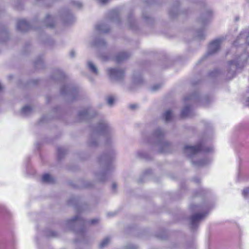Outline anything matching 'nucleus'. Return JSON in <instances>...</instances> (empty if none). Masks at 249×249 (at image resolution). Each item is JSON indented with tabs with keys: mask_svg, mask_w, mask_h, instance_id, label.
Returning <instances> with one entry per match:
<instances>
[{
	"mask_svg": "<svg viewBox=\"0 0 249 249\" xmlns=\"http://www.w3.org/2000/svg\"><path fill=\"white\" fill-rule=\"evenodd\" d=\"M101 138L103 139L106 145H110L113 143L114 130L105 121L100 122L94 128L88 140V145L91 148L96 147Z\"/></svg>",
	"mask_w": 249,
	"mask_h": 249,
	"instance_id": "nucleus-1",
	"label": "nucleus"
},
{
	"mask_svg": "<svg viewBox=\"0 0 249 249\" xmlns=\"http://www.w3.org/2000/svg\"><path fill=\"white\" fill-rule=\"evenodd\" d=\"M116 151L114 148L98 159V162L102 168V171L97 175V178L100 181H104L107 175L114 168V166L111 164V161L115 157Z\"/></svg>",
	"mask_w": 249,
	"mask_h": 249,
	"instance_id": "nucleus-2",
	"label": "nucleus"
},
{
	"mask_svg": "<svg viewBox=\"0 0 249 249\" xmlns=\"http://www.w3.org/2000/svg\"><path fill=\"white\" fill-rule=\"evenodd\" d=\"M248 58V54L244 53L235 61L229 62L227 76L229 79H231L234 76L235 70L237 69L242 68L244 66V63L247 61Z\"/></svg>",
	"mask_w": 249,
	"mask_h": 249,
	"instance_id": "nucleus-3",
	"label": "nucleus"
},
{
	"mask_svg": "<svg viewBox=\"0 0 249 249\" xmlns=\"http://www.w3.org/2000/svg\"><path fill=\"white\" fill-rule=\"evenodd\" d=\"M98 221V219H92L90 220L86 221L81 217L79 214L75 215L72 219L67 221V225L71 230H74V227L79 226L81 227L79 231L77 232H83V227L88 224H95Z\"/></svg>",
	"mask_w": 249,
	"mask_h": 249,
	"instance_id": "nucleus-4",
	"label": "nucleus"
},
{
	"mask_svg": "<svg viewBox=\"0 0 249 249\" xmlns=\"http://www.w3.org/2000/svg\"><path fill=\"white\" fill-rule=\"evenodd\" d=\"M164 132L160 128L155 130L153 135V138L161 152H166L170 146L169 142L164 140Z\"/></svg>",
	"mask_w": 249,
	"mask_h": 249,
	"instance_id": "nucleus-5",
	"label": "nucleus"
},
{
	"mask_svg": "<svg viewBox=\"0 0 249 249\" xmlns=\"http://www.w3.org/2000/svg\"><path fill=\"white\" fill-rule=\"evenodd\" d=\"M212 150L213 148L211 147L202 148L201 144H198L194 146L186 145L184 147L183 151L187 156L191 158L201 151L205 152H209L212 151Z\"/></svg>",
	"mask_w": 249,
	"mask_h": 249,
	"instance_id": "nucleus-6",
	"label": "nucleus"
},
{
	"mask_svg": "<svg viewBox=\"0 0 249 249\" xmlns=\"http://www.w3.org/2000/svg\"><path fill=\"white\" fill-rule=\"evenodd\" d=\"M97 114L96 111L92 107L84 108L78 112V117L80 120H88L92 118Z\"/></svg>",
	"mask_w": 249,
	"mask_h": 249,
	"instance_id": "nucleus-7",
	"label": "nucleus"
},
{
	"mask_svg": "<svg viewBox=\"0 0 249 249\" xmlns=\"http://www.w3.org/2000/svg\"><path fill=\"white\" fill-rule=\"evenodd\" d=\"M60 93L63 95H67L71 99H74L77 95L78 91L75 87L71 85H67L61 89Z\"/></svg>",
	"mask_w": 249,
	"mask_h": 249,
	"instance_id": "nucleus-8",
	"label": "nucleus"
},
{
	"mask_svg": "<svg viewBox=\"0 0 249 249\" xmlns=\"http://www.w3.org/2000/svg\"><path fill=\"white\" fill-rule=\"evenodd\" d=\"M107 71L110 78L114 80H121L124 77V71L118 68H108Z\"/></svg>",
	"mask_w": 249,
	"mask_h": 249,
	"instance_id": "nucleus-9",
	"label": "nucleus"
},
{
	"mask_svg": "<svg viewBox=\"0 0 249 249\" xmlns=\"http://www.w3.org/2000/svg\"><path fill=\"white\" fill-rule=\"evenodd\" d=\"M222 41V39L221 38H217L212 41L209 45L207 54L204 55L202 59H203L207 56L214 54L217 52L220 49V46Z\"/></svg>",
	"mask_w": 249,
	"mask_h": 249,
	"instance_id": "nucleus-10",
	"label": "nucleus"
},
{
	"mask_svg": "<svg viewBox=\"0 0 249 249\" xmlns=\"http://www.w3.org/2000/svg\"><path fill=\"white\" fill-rule=\"evenodd\" d=\"M207 214V213H196L192 215L190 217L192 228L195 229L197 228L200 221L206 216Z\"/></svg>",
	"mask_w": 249,
	"mask_h": 249,
	"instance_id": "nucleus-11",
	"label": "nucleus"
},
{
	"mask_svg": "<svg viewBox=\"0 0 249 249\" xmlns=\"http://www.w3.org/2000/svg\"><path fill=\"white\" fill-rule=\"evenodd\" d=\"M30 27V24L24 19L18 21L17 24V29L22 32L28 31Z\"/></svg>",
	"mask_w": 249,
	"mask_h": 249,
	"instance_id": "nucleus-12",
	"label": "nucleus"
},
{
	"mask_svg": "<svg viewBox=\"0 0 249 249\" xmlns=\"http://www.w3.org/2000/svg\"><path fill=\"white\" fill-rule=\"evenodd\" d=\"M96 29L100 33H107L109 29L104 23L101 22L97 24L95 26Z\"/></svg>",
	"mask_w": 249,
	"mask_h": 249,
	"instance_id": "nucleus-13",
	"label": "nucleus"
},
{
	"mask_svg": "<svg viewBox=\"0 0 249 249\" xmlns=\"http://www.w3.org/2000/svg\"><path fill=\"white\" fill-rule=\"evenodd\" d=\"M130 55L126 52H121L119 53L115 57V60L117 62L119 63L129 57Z\"/></svg>",
	"mask_w": 249,
	"mask_h": 249,
	"instance_id": "nucleus-14",
	"label": "nucleus"
},
{
	"mask_svg": "<svg viewBox=\"0 0 249 249\" xmlns=\"http://www.w3.org/2000/svg\"><path fill=\"white\" fill-rule=\"evenodd\" d=\"M88 68L93 74L98 75L99 71L96 66L91 61H88L87 63Z\"/></svg>",
	"mask_w": 249,
	"mask_h": 249,
	"instance_id": "nucleus-15",
	"label": "nucleus"
},
{
	"mask_svg": "<svg viewBox=\"0 0 249 249\" xmlns=\"http://www.w3.org/2000/svg\"><path fill=\"white\" fill-rule=\"evenodd\" d=\"M106 42L101 38H97L95 40L90 43L91 46H95L97 47H102L106 45Z\"/></svg>",
	"mask_w": 249,
	"mask_h": 249,
	"instance_id": "nucleus-16",
	"label": "nucleus"
},
{
	"mask_svg": "<svg viewBox=\"0 0 249 249\" xmlns=\"http://www.w3.org/2000/svg\"><path fill=\"white\" fill-rule=\"evenodd\" d=\"M54 180V178L49 174H45L42 177V181L43 182L52 183Z\"/></svg>",
	"mask_w": 249,
	"mask_h": 249,
	"instance_id": "nucleus-17",
	"label": "nucleus"
},
{
	"mask_svg": "<svg viewBox=\"0 0 249 249\" xmlns=\"http://www.w3.org/2000/svg\"><path fill=\"white\" fill-rule=\"evenodd\" d=\"M62 20L65 25H70L75 21L74 17H62Z\"/></svg>",
	"mask_w": 249,
	"mask_h": 249,
	"instance_id": "nucleus-18",
	"label": "nucleus"
},
{
	"mask_svg": "<svg viewBox=\"0 0 249 249\" xmlns=\"http://www.w3.org/2000/svg\"><path fill=\"white\" fill-rule=\"evenodd\" d=\"M45 20L47 22L46 26L47 27H49L50 28H53L54 26L55 22H54L53 18V17H46Z\"/></svg>",
	"mask_w": 249,
	"mask_h": 249,
	"instance_id": "nucleus-19",
	"label": "nucleus"
},
{
	"mask_svg": "<svg viewBox=\"0 0 249 249\" xmlns=\"http://www.w3.org/2000/svg\"><path fill=\"white\" fill-rule=\"evenodd\" d=\"M7 36V31L5 28L0 27V41H5V38Z\"/></svg>",
	"mask_w": 249,
	"mask_h": 249,
	"instance_id": "nucleus-20",
	"label": "nucleus"
},
{
	"mask_svg": "<svg viewBox=\"0 0 249 249\" xmlns=\"http://www.w3.org/2000/svg\"><path fill=\"white\" fill-rule=\"evenodd\" d=\"M193 164L196 166H202L206 165L209 161L206 160H201L198 161H192Z\"/></svg>",
	"mask_w": 249,
	"mask_h": 249,
	"instance_id": "nucleus-21",
	"label": "nucleus"
},
{
	"mask_svg": "<svg viewBox=\"0 0 249 249\" xmlns=\"http://www.w3.org/2000/svg\"><path fill=\"white\" fill-rule=\"evenodd\" d=\"M32 108L29 106H26L24 107L21 110V113L23 115H28L32 111Z\"/></svg>",
	"mask_w": 249,
	"mask_h": 249,
	"instance_id": "nucleus-22",
	"label": "nucleus"
},
{
	"mask_svg": "<svg viewBox=\"0 0 249 249\" xmlns=\"http://www.w3.org/2000/svg\"><path fill=\"white\" fill-rule=\"evenodd\" d=\"M133 81L136 84H140L142 81V78L139 73H135L133 76Z\"/></svg>",
	"mask_w": 249,
	"mask_h": 249,
	"instance_id": "nucleus-23",
	"label": "nucleus"
},
{
	"mask_svg": "<svg viewBox=\"0 0 249 249\" xmlns=\"http://www.w3.org/2000/svg\"><path fill=\"white\" fill-rule=\"evenodd\" d=\"M110 241V238L109 237H107L105 238L102 242L100 243L99 245V247L101 249L107 247Z\"/></svg>",
	"mask_w": 249,
	"mask_h": 249,
	"instance_id": "nucleus-24",
	"label": "nucleus"
},
{
	"mask_svg": "<svg viewBox=\"0 0 249 249\" xmlns=\"http://www.w3.org/2000/svg\"><path fill=\"white\" fill-rule=\"evenodd\" d=\"M172 115V111L170 110H167L163 114V117L166 122L170 120Z\"/></svg>",
	"mask_w": 249,
	"mask_h": 249,
	"instance_id": "nucleus-25",
	"label": "nucleus"
},
{
	"mask_svg": "<svg viewBox=\"0 0 249 249\" xmlns=\"http://www.w3.org/2000/svg\"><path fill=\"white\" fill-rule=\"evenodd\" d=\"M190 108L188 106H185L182 110L181 115L182 117H185L188 116L190 112Z\"/></svg>",
	"mask_w": 249,
	"mask_h": 249,
	"instance_id": "nucleus-26",
	"label": "nucleus"
},
{
	"mask_svg": "<svg viewBox=\"0 0 249 249\" xmlns=\"http://www.w3.org/2000/svg\"><path fill=\"white\" fill-rule=\"evenodd\" d=\"M199 21L201 22L202 25H206L209 22V20L208 18V17H200L199 19Z\"/></svg>",
	"mask_w": 249,
	"mask_h": 249,
	"instance_id": "nucleus-27",
	"label": "nucleus"
},
{
	"mask_svg": "<svg viewBox=\"0 0 249 249\" xmlns=\"http://www.w3.org/2000/svg\"><path fill=\"white\" fill-rule=\"evenodd\" d=\"M58 156L59 158H61L65 154V152L62 147H59L57 149Z\"/></svg>",
	"mask_w": 249,
	"mask_h": 249,
	"instance_id": "nucleus-28",
	"label": "nucleus"
},
{
	"mask_svg": "<svg viewBox=\"0 0 249 249\" xmlns=\"http://www.w3.org/2000/svg\"><path fill=\"white\" fill-rule=\"evenodd\" d=\"M242 195L246 198H249V187L244 189L242 192Z\"/></svg>",
	"mask_w": 249,
	"mask_h": 249,
	"instance_id": "nucleus-29",
	"label": "nucleus"
},
{
	"mask_svg": "<svg viewBox=\"0 0 249 249\" xmlns=\"http://www.w3.org/2000/svg\"><path fill=\"white\" fill-rule=\"evenodd\" d=\"M114 102V99L113 97L110 96L107 99V103L108 106L111 107Z\"/></svg>",
	"mask_w": 249,
	"mask_h": 249,
	"instance_id": "nucleus-30",
	"label": "nucleus"
},
{
	"mask_svg": "<svg viewBox=\"0 0 249 249\" xmlns=\"http://www.w3.org/2000/svg\"><path fill=\"white\" fill-rule=\"evenodd\" d=\"M191 209L193 211H200V210L203 209L201 206H200L199 205H191Z\"/></svg>",
	"mask_w": 249,
	"mask_h": 249,
	"instance_id": "nucleus-31",
	"label": "nucleus"
},
{
	"mask_svg": "<svg viewBox=\"0 0 249 249\" xmlns=\"http://www.w3.org/2000/svg\"><path fill=\"white\" fill-rule=\"evenodd\" d=\"M161 85L160 84H156L152 86L151 90L153 91H155L160 89Z\"/></svg>",
	"mask_w": 249,
	"mask_h": 249,
	"instance_id": "nucleus-32",
	"label": "nucleus"
},
{
	"mask_svg": "<svg viewBox=\"0 0 249 249\" xmlns=\"http://www.w3.org/2000/svg\"><path fill=\"white\" fill-rule=\"evenodd\" d=\"M205 34L203 32H198L197 34V37L199 39H202L204 38L205 36Z\"/></svg>",
	"mask_w": 249,
	"mask_h": 249,
	"instance_id": "nucleus-33",
	"label": "nucleus"
},
{
	"mask_svg": "<svg viewBox=\"0 0 249 249\" xmlns=\"http://www.w3.org/2000/svg\"><path fill=\"white\" fill-rule=\"evenodd\" d=\"M137 247L136 245L130 244L127 246L125 249H137Z\"/></svg>",
	"mask_w": 249,
	"mask_h": 249,
	"instance_id": "nucleus-34",
	"label": "nucleus"
},
{
	"mask_svg": "<svg viewBox=\"0 0 249 249\" xmlns=\"http://www.w3.org/2000/svg\"><path fill=\"white\" fill-rule=\"evenodd\" d=\"M73 4H74V5H76V6H77V7H80V6H81V3H80V2H77V1H74V2H73Z\"/></svg>",
	"mask_w": 249,
	"mask_h": 249,
	"instance_id": "nucleus-35",
	"label": "nucleus"
},
{
	"mask_svg": "<svg viewBox=\"0 0 249 249\" xmlns=\"http://www.w3.org/2000/svg\"><path fill=\"white\" fill-rule=\"evenodd\" d=\"M137 107V105L133 104L129 106V108L132 109H134Z\"/></svg>",
	"mask_w": 249,
	"mask_h": 249,
	"instance_id": "nucleus-36",
	"label": "nucleus"
},
{
	"mask_svg": "<svg viewBox=\"0 0 249 249\" xmlns=\"http://www.w3.org/2000/svg\"><path fill=\"white\" fill-rule=\"evenodd\" d=\"M75 53L73 51H71L70 53V55H71V57H73L75 56Z\"/></svg>",
	"mask_w": 249,
	"mask_h": 249,
	"instance_id": "nucleus-37",
	"label": "nucleus"
},
{
	"mask_svg": "<svg viewBox=\"0 0 249 249\" xmlns=\"http://www.w3.org/2000/svg\"><path fill=\"white\" fill-rule=\"evenodd\" d=\"M108 0H99L100 2L102 3H106Z\"/></svg>",
	"mask_w": 249,
	"mask_h": 249,
	"instance_id": "nucleus-38",
	"label": "nucleus"
},
{
	"mask_svg": "<svg viewBox=\"0 0 249 249\" xmlns=\"http://www.w3.org/2000/svg\"><path fill=\"white\" fill-rule=\"evenodd\" d=\"M192 99V96L186 97L185 98V100H191Z\"/></svg>",
	"mask_w": 249,
	"mask_h": 249,
	"instance_id": "nucleus-39",
	"label": "nucleus"
},
{
	"mask_svg": "<svg viewBox=\"0 0 249 249\" xmlns=\"http://www.w3.org/2000/svg\"><path fill=\"white\" fill-rule=\"evenodd\" d=\"M112 188L113 190H115L116 188V184L115 183H113L112 185Z\"/></svg>",
	"mask_w": 249,
	"mask_h": 249,
	"instance_id": "nucleus-40",
	"label": "nucleus"
},
{
	"mask_svg": "<svg viewBox=\"0 0 249 249\" xmlns=\"http://www.w3.org/2000/svg\"><path fill=\"white\" fill-rule=\"evenodd\" d=\"M59 72H60V76L61 77H63L64 76V74L63 73V72H61V71H60Z\"/></svg>",
	"mask_w": 249,
	"mask_h": 249,
	"instance_id": "nucleus-41",
	"label": "nucleus"
},
{
	"mask_svg": "<svg viewBox=\"0 0 249 249\" xmlns=\"http://www.w3.org/2000/svg\"><path fill=\"white\" fill-rule=\"evenodd\" d=\"M247 105L249 106V97L247 100Z\"/></svg>",
	"mask_w": 249,
	"mask_h": 249,
	"instance_id": "nucleus-42",
	"label": "nucleus"
},
{
	"mask_svg": "<svg viewBox=\"0 0 249 249\" xmlns=\"http://www.w3.org/2000/svg\"><path fill=\"white\" fill-rule=\"evenodd\" d=\"M247 42L249 44V35L247 37Z\"/></svg>",
	"mask_w": 249,
	"mask_h": 249,
	"instance_id": "nucleus-43",
	"label": "nucleus"
},
{
	"mask_svg": "<svg viewBox=\"0 0 249 249\" xmlns=\"http://www.w3.org/2000/svg\"><path fill=\"white\" fill-rule=\"evenodd\" d=\"M209 13H210V14H213V12L212 11H210L209 12Z\"/></svg>",
	"mask_w": 249,
	"mask_h": 249,
	"instance_id": "nucleus-44",
	"label": "nucleus"
},
{
	"mask_svg": "<svg viewBox=\"0 0 249 249\" xmlns=\"http://www.w3.org/2000/svg\"><path fill=\"white\" fill-rule=\"evenodd\" d=\"M2 89V86H1V85L0 84V90Z\"/></svg>",
	"mask_w": 249,
	"mask_h": 249,
	"instance_id": "nucleus-45",
	"label": "nucleus"
},
{
	"mask_svg": "<svg viewBox=\"0 0 249 249\" xmlns=\"http://www.w3.org/2000/svg\"><path fill=\"white\" fill-rule=\"evenodd\" d=\"M238 19L237 18H236V20H237Z\"/></svg>",
	"mask_w": 249,
	"mask_h": 249,
	"instance_id": "nucleus-46",
	"label": "nucleus"
}]
</instances>
